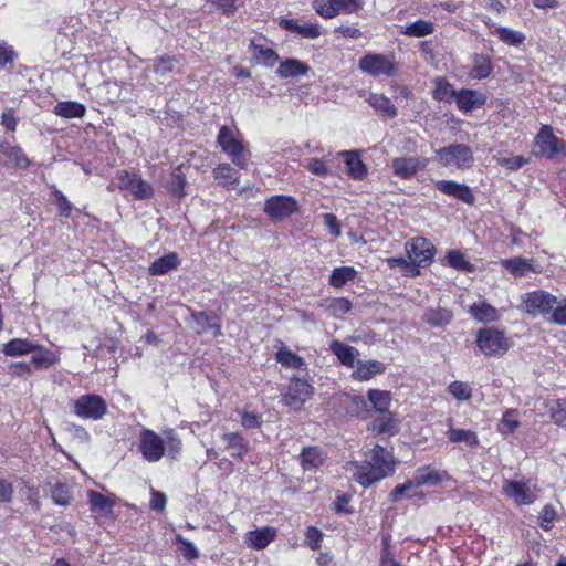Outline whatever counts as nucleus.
<instances>
[{"label":"nucleus","mask_w":566,"mask_h":566,"mask_svg":"<svg viewBox=\"0 0 566 566\" xmlns=\"http://www.w3.org/2000/svg\"><path fill=\"white\" fill-rule=\"evenodd\" d=\"M397 460L392 451L380 444H375L365 452V461L356 462L354 473L356 482L363 488H369L396 472Z\"/></svg>","instance_id":"f257e3e1"},{"label":"nucleus","mask_w":566,"mask_h":566,"mask_svg":"<svg viewBox=\"0 0 566 566\" xmlns=\"http://www.w3.org/2000/svg\"><path fill=\"white\" fill-rule=\"evenodd\" d=\"M475 346L486 358H501L510 350L512 342L503 329L485 326L476 331Z\"/></svg>","instance_id":"f03ea898"},{"label":"nucleus","mask_w":566,"mask_h":566,"mask_svg":"<svg viewBox=\"0 0 566 566\" xmlns=\"http://www.w3.org/2000/svg\"><path fill=\"white\" fill-rule=\"evenodd\" d=\"M217 145L239 169L248 168L249 150L238 129L222 125L217 135Z\"/></svg>","instance_id":"7ed1b4c3"},{"label":"nucleus","mask_w":566,"mask_h":566,"mask_svg":"<svg viewBox=\"0 0 566 566\" xmlns=\"http://www.w3.org/2000/svg\"><path fill=\"white\" fill-rule=\"evenodd\" d=\"M314 392L315 388L307 375H293L281 394V402L285 407L298 411L312 399Z\"/></svg>","instance_id":"20e7f679"},{"label":"nucleus","mask_w":566,"mask_h":566,"mask_svg":"<svg viewBox=\"0 0 566 566\" xmlns=\"http://www.w3.org/2000/svg\"><path fill=\"white\" fill-rule=\"evenodd\" d=\"M438 163L446 168L469 170L474 165L473 149L467 144H451L436 150Z\"/></svg>","instance_id":"39448f33"},{"label":"nucleus","mask_w":566,"mask_h":566,"mask_svg":"<svg viewBox=\"0 0 566 566\" xmlns=\"http://www.w3.org/2000/svg\"><path fill=\"white\" fill-rule=\"evenodd\" d=\"M534 155L546 159L566 158V142L554 134L553 127L542 125L534 138Z\"/></svg>","instance_id":"423d86ee"},{"label":"nucleus","mask_w":566,"mask_h":566,"mask_svg":"<svg viewBox=\"0 0 566 566\" xmlns=\"http://www.w3.org/2000/svg\"><path fill=\"white\" fill-rule=\"evenodd\" d=\"M358 69L374 77L381 75L391 77L398 72V63L394 53H367L359 59Z\"/></svg>","instance_id":"0eeeda50"},{"label":"nucleus","mask_w":566,"mask_h":566,"mask_svg":"<svg viewBox=\"0 0 566 566\" xmlns=\"http://www.w3.org/2000/svg\"><path fill=\"white\" fill-rule=\"evenodd\" d=\"M72 411L85 420H99L108 411L106 400L96 394H85L72 401Z\"/></svg>","instance_id":"6e6552de"},{"label":"nucleus","mask_w":566,"mask_h":566,"mask_svg":"<svg viewBox=\"0 0 566 566\" xmlns=\"http://www.w3.org/2000/svg\"><path fill=\"white\" fill-rule=\"evenodd\" d=\"M522 310L532 316L552 314L557 297L545 290H534L521 296Z\"/></svg>","instance_id":"1a4fd4ad"},{"label":"nucleus","mask_w":566,"mask_h":566,"mask_svg":"<svg viewBox=\"0 0 566 566\" xmlns=\"http://www.w3.org/2000/svg\"><path fill=\"white\" fill-rule=\"evenodd\" d=\"M119 190L129 191L137 200H146L154 197L153 186L144 180L137 172L118 170L116 174Z\"/></svg>","instance_id":"9d476101"},{"label":"nucleus","mask_w":566,"mask_h":566,"mask_svg":"<svg viewBox=\"0 0 566 566\" xmlns=\"http://www.w3.org/2000/svg\"><path fill=\"white\" fill-rule=\"evenodd\" d=\"M300 210L295 198L284 195H275L265 200L264 212L272 221H282Z\"/></svg>","instance_id":"9b49d317"},{"label":"nucleus","mask_w":566,"mask_h":566,"mask_svg":"<svg viewBox=\"0 0 566 566\" xmlns=\"http://www.w3.org/2000/svg\"><path fill=\"white\" fill-rule=\"evenodd\" d=\"M138 449L143 458L148 462L159 461L166 452L163 438L148 428L140 430Z\"/></svg>","instance_id":"f8f14e48"},{"label":"nucleus","mask_w":566,"mask_h":566,"mask_svg":"<svg viewBox=\"0 0 566 566\" xmlns=\"http://www.w3.org/2000/svg\"><path fill=\"white\" fill-rule=\"evenodd\" d=\"M429 159L416 156H401L396 157L391 160L392 174L402 179L410 180L419 171H422L428 166Z\"/></svg>","instance_id":"ddd939ff"},{"label":"nucleus","mask_w":566,"mask_h":566,"mask_svg":"<svg viewBox=\"0 0 566 566\" xmlns=\"http://www.w3.org/2000/svg\"><path fill=\"white\" fill-rule=\"evenodd\" d=\"M406 253L409 260L431 264L437 252L436 247L423 237H416L406 242Z\"/></svg>","instance_id":"4468645a"},{"label":"nucleus","mask_w":566,"mask_h":566,"mask_svg":"<svg viewBox=\"0 0 566 566\" xmlns=\"http://www.w3.org/2000/svg\"><path fill=\"white\" fill-rule=\"evenodd\" d=\"M436 190L441 193L462 201L465 205L473 206L475 197L472 189L465 185L454 180H438L434 182Z\"/></svg>","instance_id":"2eb2a0df"},{"label":"nucleus","mask_w":566,"mask_h":566,"mask_svg":"<svg viewBox=\"0 0 566 566\" xmlns=\"http://www.w3.org/2000/svg\"><path fill=\"white\" fill-rule=\"evenodd\" d=\"M503 493L518 505H530L536 500L527 481L504 480Z\"/></svg>","instance_id":"dca6fc26"},{"label":"nucleus","mask_w":566,"mask_h":566,"mask_svg":"<svg viewBox=\"0 0 566 566\" xmlns=\"http://www.w3.org/2000/svg\"><path fill=\"white\" fill-rule=\"evenodd\" d=\"M190 317L198 326L196 334L201 335L211 331L213 337L222 335L221 318L218 314L207 311H193Z\"/></svg>","instance_id":"f3484780"},{"label":"nucleus","mask_w":566,"mask_h":566,"mask_svg":"<svg viewBox=\"0 0 566 566\" xmlns=\"http://www.w3.org/2000/svg\"><path fill=\"white\" fill-rule=\"evenodd\" d=\"M454 101L460 112L471 113L473 109L485 105L486 95L475 90L461 88L457 91Z\"/></svg>","instance_id":"a211bd4d"},{"label":"nucleus","mask_w":566,"mask_h":566,"mask_svg":"<svg viewBox=\"0 0 566 566\" xmlns=\"http://www.w3.org/2000/svg\"><path fill=\"white\" fill-rule=\"evenodd\" d=\"M471 317L481 324H494L501 319L500 311L485 301L474 302L468 307Z\"/></svg>","instance_id":"6ab92c4d"},{"label":"nucleus","mask_w":566,"mask_h":566,"mask_svg":"<svg viewBox=\"0 0 566 566\" xmlns=\"http://www.w3.org/2000/svg\"><path fill=\"white\" fill-rule=\"evenodd\" d=\"M277 24L281 29L292 33H296L304 39L314 40L319 38L322 34L319 25L317 23L308 22L301 25L295 19L281 18Z\"/></svg>","instance_id":"aec40b11"},{"label":"nucleus","mask_w":566,"mask_h":566,"mask_svg":"<svg viewBox=\"0 0 566 566\" xmlns=\"http://www.w3.org/2000/svg\"><path fill=\"white\" fill-rule=\"evenodd\" d=\"M87 500L90 510L96 513L98 516L107 517L113 513V509L116 504L113 495H104L95 490L87 491Z\"/></svg>","instance_id":"412c9836"},{"label":"nucleus","mask_w":566,"mask_h":566,"mask_svg":"<svg viewBox=\"0 0 566 566\" xmlns=\"http://www.w3.org/2000/svg\"><path fill=\"white\" fill-rule=\"evenodd\" d=\"M221 440L226 443V449L230 452L233 459L244 461L250 447L248 440L242 436V433L226 432L222 434Z\"/></svg>","instance_id":"4be33fe9"},{"label":"nucleus","mask_w":566,"mask_h":566,"mask_svg":"<svg viewBox=\"0 0 566 566\" xmlns=\"http://www.w3.org/2000/svg\"><path fill=\"white\" fill-rule=\"evenodd\" d=\"M386 371V365L379 360H358L356 368L352 373V379L356 381H368L377 375H382Z\"/></svg>","instance_id":"5701e85b"},{"label":"nucleus","mask_w":566,"mask_h":566,"mask_svg":"<svg viewBox=\"0 0 566 566\" xmlns=\"http://www.w3.org/2000/svg\"><path fill=\"white\" fill-rule=\"evenodd\" d=\"M276 537V530L271 526H264L254 531H249L245 535V543L249 547L261 551L268 547Z\"/></svg>","instance_id":"b1692460"},{"label":"nucleus","mask_w":566,"mask_h":566,"mask_svg":"<svg viewBox=\"0 0 566 566\" xmlns=\"http://www.w3.org/2000/svg\"><path fill=\"white\" fill-rule=\"evenodd\" d=\"M344 157V163L346 165L347 175L354 180H363L368 175V168L366 164L361 160L358 151L347 150L340 153Z\"/></svg>","instance_id":"393cba45"},{"label":"nucleus","mask_w":566,"mask_h":566,"mask_svg":"<svg viewBox=\"0 0 566 566\" xmlns=\"http://www.w3.org/2000/svg\"><path fill=\"white\" fill-rule=\"evenodd\" d=\"M493 72L492 59L486 54L474 53L471 56V67L468 75L472 80L488 78Z\"/></svg>","instance_id":"a878e982"},{"label":"nucleus","mask_w":566,"mask_h":566,"mask_svg":"<svg viewBox=\"0 0 566 566\" xmlns=\"http://www.w3.org/2000/svg\"><path fill=\"white\" fill-rule=\"evenodd\" d=\"M212 176L224 188L235 189L240 184L239 172L228 163H221L213 168Z\"/></svg>","instance_id":"bb28decb"},{"label":"nucleus","mask_w":566,"mask_h":566,"mask_svg":"<svg viewBox=\"0 0 566 566\" xmlns=\"http://www.w3.org/2000/svg\"><path fill=\"white\" fill-rule=\"evenodd\" d=\"M325 459L324 452L316 446L304 447L298 455L304 471L319 469L325 463Z\"/></svg>","instance_id":"cd10ccee"},{"label":"nucleus","mask_w":566,"mask_h":566,"mask_svg":"<svg viewBox=\"0 0 566 566\" xmlns=\"http://www.w3.org/2000/svg\"><path fill=\"white\" fill-rule=\"evenodd\" d=\"M368 431L377 436H395L398 432L397 420L395 419L392 412L380 413L379 417H376L371 420L368 426Z\"/></svg>","instance_id":"c85d7f7f"},{"label":"nucleus","mask_w":566,"mask_h":566,"mask_svg":"<svg viewBox=\"0 0 566 566\" xmlns=\"http://www.w3.org/2000/svg\"><path fill=\"white\" fill-rule=\"evenodd\" d=\"M180 265L179 256L176 252H169L153 261L148 268L150 275H165Z\"/></svg>","instance_id":"c756f323"},{"label":"nucleus","mask_w":566,"mask_h":566,"mask_svg":"<svg viewBox=\"0 0 566 566\" xmlns=\"http://www.w3.org/2000/svg\"><path fill=\"white\" fill-rule=\"evenodd\" d=\"M30 365L32 370L49 369L59 361V356L51 349L39 345L35 353H32Z\"/></svg>","instance_id":"7c9ffc66"},{"label":"nucleus","mask_w":566,"mask_h":566,"mask_svg":"<svg viewBox=\"0 0 566 566\" xmlns=\"http://www.w3.org/2000/svg\"><path fill=\"white\" fill-rule=\"evenodd\" d=\"M0 153L12 163L15 169L25 170L31 166V160L20 146L0 143Z\"/></svg>","instance_id":"2f4dec72"},{"label":"nucleus","mask_w":566,"mask_h":566,"mask_svg":"<svg viewBox=\"0 0 566 566\" xmlns=\"http://www.w3.org/2000/svg\"><path fill=\"white\" fill-rule=\"evenodd\" d=\"M249 49L253 59L258 63L263 64L266 67L274 66L280 59L275 50H273L272 48L264 46L262 44H258L255 42V39H252L250 41Z\"/></svg>","instance_id":"473e14b6"},{"label":"nucleus","mask_w":566,"mask_h":566,"mask_svg":"<svg viewBox=\"0 0 566 566\" xmlns=\"http://www.w3.org/2000/svg\"><path fill=\"white\" fill-rule=\"evenodd\" d=\"M36 348L38 344L27 338H13L8 343L3 344L2 353L6 356L18 357L35 353Z\"/></svg>","instance_id":"72a5a7b5"},{"label":"nucleus","mask_w":566,"mask_h":566,"mask_svg":"<svg viewBox=\"0 0 566 566\" xmlns=\"http://www.w3.org/2000/svg\"><path fill=\"white\" fill-rule=\"evenodd\" d=\"M53 113L65 119L83 118L86 113V107L80 102L62 101L55 104Z\"/></svg>","instance_id":"f704fd0d"},{"label":"nucleus","mask_w":566,"mask_h":566,"mask_svg":"<svg viewBox=\"0 0 566 566\" xmlns=\"http://www.w3.org/2000/svg\"><path fill=\"white\" fill-rule=\"evenodd\" d=\"M446 475V472H440L431 469L429 465H423L418 468L417 474L413 478V484L417 488L422 485L437 486L442 483Z\"/></svg>","instance_id":"c9c22d12"},{"label":"nucleus","mask_w":566,"mask_h":566,"mask_svg":"<svg viewBox=\"0 0 566 566\" xmlns=\"http://www.w3.org/2000/svg\"><path fill=\"white\" fill-rule=\"evenodd\" d=\"M367 103L379 114L395 118L398 115L396 106L392 104L389 97L379 93H370Z\"/></svg>","instance_id":"e433bc0d"},{"label":"nucleus","mask_w":566,"mask_h":566,"mask_svg":"<svg viewBox=\"0 0 566 566\" xmlns=\"http://www.w3.org/2000/svg\"><path fill=\"white\" fill-rule=\"evenodd\" d=\"M308 71L310 66L306 63L297 59H286L280 63L276 73L281 78H289L306 75Z\"/></svg>","instance_id":"4c0bfd02"},{"label":"nucleus","mask_w":566,"mask_h":566,"mask_svg":"<svg viewBox=\"0 0 566 566\" xmlns=\"http://www.w3.org/2000/svg\"><path fill=\"white\" fill-rule=\"evenodd\" d=\"M501 265L514 277H523L528 272L534 271L532 260L522 256L501 260Z\"/></svg>","instance_id":"58836bf2"},{"label":"nucleus","mask_w":566,"mask_h":566,"mask_svg":"<svg viewBox=\"0 0 566 566\" xmlns=\"http://www.w3.org/2000/svg\"><path fill=\"white\" fill-rule=\"evenodd\" d=\"M331 352L338 358L342 365L346 367H354L355 366V357L357 355V350L344 343H342L338 339H335L331 343Z\"/></svg>","instance_id":"ea45409f"},{"label":"nucleus","mask_w":566,"mask_h":566,"mask_svg":"<svg viewBox=\"0 0 566 566\" xmlns=\"http://www.w3.org/2000/svg\"><path fill=\"white\" fill-rule=\"evenodd\" d=\"M423 322L431 327H442L453 319V313L447 308H428L423 314Z\"/></svg>","instance_id":"a19ab883"},{"label":"nucleus","mask_w":566,"mask_h":566,"mask_svg":"<svg viewBox=\"0 0 566 566\" xmlns=\"http://www.w3.org/2000/svg\"><path fill=\"white\" fill-rule=\"evenodd\" d=\"M436 28L430 20L418 19L409 25L401 29L400 33L411 38H424L431 35Z\"/></svg>","instance_id":"79ce46f5"},{"label":"nucleus","mask_w":566,"mask_h":566,"mask_svg":"<svg viewBox=\"0 0 566 566\" xmlns=\"http://www.w3.org/2000/svg\"><path fill=\"white\" fill-rule=\"evenodd\" d=\"M448 440L452 443H465L469 448H476L480 444L476 432L470 429L450 428L447 432Z\"/></svg>","instance_id":"37998d69"},{"label":"nucleus","mask_w":566,"mask_h":566,"mask_svg":"<svg viewBox=\"0 0 566 566\" xmlns=\"http://www.w3.org/2000/svg\"><path fill=\"white\" fill-rule=\"evenodd\" d=\"M275 360L286 368L301 369L305 366L304 358L284 345H282L275 353Z\"/></svg>","instance_id":"c03bdc74"},{"label":"nucleus","mask_w":566,"mask_h":566,"mask_svg":"<svg viewBox=\"0 0 566 566\" xmlns=\"http://www.w3.org/2000/svg\"><path fill=\"white\" fill-rule=\"evenodd\" d=\"M457 90L453 85L444 77L438 76L434 80V88L432 91V97L437 102H451L454 98Z\"/></svg>","instance_id":"a18cd8bd"},{"label":"nucleus","mask_w":566,"mask_h":566,"mask_svg":"<svg viewBox=\"0 0 566 566\" xmlns=\"http://www.w3.org/2000/svg\"><path fill=\"white\" fill-rule=\"evenodd\" d=\"M356 276L357 271L353 266H338L332 271L328 283L335 289H342L346 283L354 281Z\"/></svg>","instance_id":"49530a36"},{"label":"nucleus","mask_w":566,"mask_h":566,"mask_svg":"<svg viewBox=\"0 0 566 566\" xmlns=\"http://www.w3.org/2000/svg\"><path fill=\"white\" fill-rule=\"evenodd\" d=\"M547 408L552 421L566 430V397L552 399Z\"/></svg>","instance_id":"de8ad7c7"},{"label":"nucleus","mask_w":566,"mask_h":566,"mask_svg":"<svg viewBox=\"0 0 566 566\" xmlns=\"http://www.w3.org/2000/svg\"><path fill=\"white\" fill-rule=\"evenodd\" d=\"M496 34L499 40L511 46H520L525 41V34L506 27H496L492 32Z\"/></svg>","instance_id":"09e8293b"},{"label":"nucleus","mask_w":566,"mask_h":566,"mask_svg":"<svg viewBox=\"0 0 566 566\" xmlns=\"http://www.w3.org/2000/svg\"><path fill=\"white\" fill-rule=\"evenodd\" d=\"M369 401L379 413L390 412V394L378 389H370L367 394Z\"/></svg>","instance_id":"8fccbe9b"},{"label":"nucleus","mask_w":566,"mask_h":566,"mask_svg":"<svg viewBox=\"0 0 566 566\" xmlns=\"http://www.w3.org/2000/svg\"><path fill=\"white\" fill-rule=\"evenodd\" d=\"M447 391L458 401H468L472 398L471 386L460 380L450 382Z\"/></svg>","instance_id":"3c124183"},{"label":"nucleus","mask_w":566,"mask_h":566,"mask_svg":"<svg viewBox=\"0 0 566 566\" xmlns=\"http://www.w3.org/2000/svg\"><path fill=\"white\" fill-rule=\"evenodd\" d=\"M517 416L518 411L516 409L505 410L501 418L499 431L502 433H513L521 424Z\"/></svg>","instance_id":"603ef678"},{"label":"nucleus","mask_w":566,"mask_h":566,"mask_svg":"<svg viewBox=\"0 0 566 566\" xmlns=\"http://www.w3.org/2000/svg\"><path fill=\"white\" fill-rule=\"evenodd\" d=\"M558 518L555 506L551 503L545 504L538 516V525L542 530L548 532L553 528L554 522Z\"/></svg>","instance_id":"864d4df0"},{"label":"nucleus","mask_w":566,"mask_h":566,"mask_svg":"<svg viewBox=\"0 0 566 566\" xmlns=\"http://www.w3.org/2000/svg\"><path fill=\"white\" fill-rule=\"evenodd\" d=\"M446 258L448 264L455 270L472 272L474 269L473 264L465 259L460 250H450Z\"/></svg>","instance_id":"5fc2aeb1"},{"label":"nucleus","mask_w":566,"mask_h":566,"mask_svg":"<svg viewBox=\"0 0 566 566\" xmlns=\"http://www.w3.org/2000/svg\"><path fill=\"white\" fill-rule=\"evenodd\" d=\"M51 497L54 504L69 506L73 500L69 486L65 483H56L51 490Z\"/></svg>","instance_id":"6e6d98bb"},{"label":"nucleus","mask_w":566,"mask_h":566,"mask_svg":"<svg viewBox=\"0 0 566 566\" xmlns=\"http://www.w3.org/2000/svg\"><path fill=\"white\" fill-rule=\"evenodd\" d=\"M346 410L350 416L360 419H366L369 412L368 403L363 396H353Z\"/></svg>","instance_id":"4d7b16f0"},{"label":"nucleus","mask_w":566,"mask_h":566,"mask_svg":"<svg viewBox=\"0 0 566 566\" xmlns=\"http://www.w3.org/2000/svg\"><path fill=\"white\" fill-rule=\"evenodd\" d=\"M416 488L417 486L413 484V479L407 480L405 483L396 485L389 493L390 502L396 503V502L400 501L402 497L411 499L416 495H419V493H416V494L409 493L410 490L416 489ZM420 496H423V494L421 493Z\"/></svg>","instance_id":"13d9d810"},{"label":"nucleus","mask_w":566,"mask_h":566,"mask_svg":"<svg viewBox=\"0 0 566 566\" xmlns=\"http://www.w3.org/2000/svg\"><path fill=\"white\" fill-rule=\"evenodd\" d=\"M312 7L323 19H333L338 15V9L333 0H313Z\"/></svg>","instance_id":"bf43d9fd"},{"label":"nucleus","mask_w":566,"mask_h":566,"mask_svg":"<svg viewBox=\"0 0 566 566\" xmlns=\"http://www.w3.org/2000/svg\"><path fill=\"white\" fill-rule=\"evenodd\" d=\"M178 63L176 56L170 54H164L155 60L153 71L156 74L164 75L172 72L175 65Z\"/></svg>","instance_id":"052dcab7"},{"label":"nucleus","mask_w":566,"mask_h":566,"mask_svg":"<svg viewBox=\"0 0 566 566\" xmlns=\"http://www.w3.org/2000/svg\"><path fill=\"white\" fill-rule=\"evenodd\" d=\"M304 536V543L311 551L316 552L321 549L324 534L319 528L313 525L307 526Z\"/></svg>","instance_id":"680f3d73"},{"label":"nucleus","mask_w":566,"mask_h":566,"mask_svg":"<svg viewBox=\"0 0 566 566\" xmlns=\"http://www.w3.org/2000/svg\"><path fill=\"white\" fill-rule=\"evenodd\" d=\"M51 197H52L53 203L57 208L59 214L63 218H69L71 216L73 206L67 200L65 195L62 191H60L59 189H54L51 192Z\"/></svg>","instance_id":"e2e57ef3"},{"label":"nucleus","mask_w":566,"mask_h":566,"mask_svg":"<svg viewBox=\"0 0 566 566\" xmlns=\"http://www.w3.org/2000/svg\"><path fill=\"white\" fill-rule=\"evenodd\" d=\"M240 417L241 426L244 429H260L263 424V417L260 412L242 410L240 411Z\"/></svg>","instance_id":"0e129e2a"},{"label":"nucleus","mask_w":566,"mask_h":566,"mask_svg":"<svg viewBox=\"0 0 566 566\" xmlns=\"http://www.w3.org/2000/svg\"><path fill=\"white\" fill-rule=\"evenodd\" d=\"M497 163L500 166L509 169L510 171H516L524 167L528 163V159L523 155H516L499 158Z\"/></svg>","instance_id":"69168bd1"},{"label":"nucleus","mask_w":566,"mask_h":566,"mask_svg":"<svg viewBox=\"0 0 566 566\" xmlns=\"http://www.w3.org/2000/svg\"><path fill=\"white\" fill-rule=\"evenodd\" d=\"M177 543L179 545V549H180L182 556L187 560L191 562L199 557V552L192 542L184 538L181 535H178Z\"/></svg>","instance_id":"338daca9"},{"label":"nucleus","mask_w":566,"mask_h":566,"mask_svg":"<svg viewBox=\"0 0 566 566\" xmlns=\"http://www.w3.org/2000/svg\"><path fill=\"white\" fill-rule=\"evenodd\" d=\"M305 168L313 175L326 177L329 175V168L322 158H311Z\"/></svg>","instance_id":"774afa93"}]
</instances>
